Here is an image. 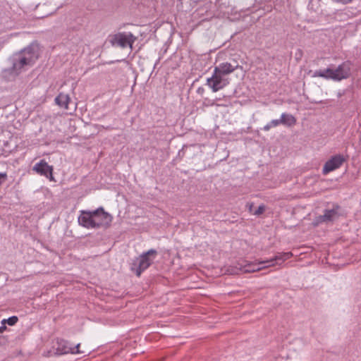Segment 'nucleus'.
Wrapping results in <instances>:
<instances>
[{"instance_id":"1","label":"nucleus","mask_w":361,"mask_h":361,"mask_svg":"<svg viewBox=\"0 0 361 361\" xmlns=\"http://www.w3.org/2000/svg\"><path fill=\"white\" fill-rule=\"evenodd\" d=\"M157 254V252L154 249H151L142 253L133 261L131 265V270L135 271L137 276H140L142 272L151 265Z\"/></svg>"},{"instance_id":"2","label":"nucleus","mask_w":361,"mask_h":361,"mask_svg":"<svg viewBox=\"0 0 361 361\" xmlns=\"http://www.w3.org/2000/svg\"><path fill=\"white\" fill-rule=\"evenodd\" d=\"M137 39L130 32H118L113 35L110 39V42L113 46L119 47L121 48H126L129 47L133 49V44Z\"/></svg>"},{"instance_id":"3","label":"nucleus","mask_w":361,"mask_h":361,"mask_svg":"<svg viewBox=\"0 0 361 361\" xmlns=\"http://www.w3.org/2000/svg\"><path fill=\"white\" fill-rule=\"evenodd\" d=\"M97 211H81L78 216V223L80 226L86 228H101V224L97 221L95 217Z\"/></svg>"},{"instance_id":"4","label":"nucleus","mask_w":361,"mask_h":361,"mask_svg":"<svg viewBox=\"0 0 361 361\" xmlns=\"http://www.w3.org/2000/svg\"><path fill=\"white\" fill-rule=\"evenodd\" d=\"M228 83V78H226L224 75L220 74L218 72H215V70H214L212 77L207 78V85L214 92L223 89Z\"/></svg>"},{"instance_id":"5","label":"nucleus","mask_w":361,"mask_h":361,"mask_svg":"<svg viewBox=\"0 0 361 361\" xmlns=\"http://www.w3.org/2000/svg\"><path fill=\"white\" fill-rule=\"evenodd\" d=\"M79 348V343L72 347L68 341L63 339H57L56 343L53 345L54 353L57 355L68 353H80Z\"/></svg>"},{"instance_id":"6","label":"nucleus","mask_w":361,"mask_h":361,"mask_svg":"<svg viewBox=\"0 0 361 361\" xmlns=\"http://www.w3.org/2000/svg\"><path fill=\"white\" fill-rule=\"evenodd\" d=\"M351 63L346 61L340 64L336 68H332L333 74L331 80L335 81H341L346 79L350 75Z\"/></svg>"},{"instance_id":"7","label":"nucleus","mask_w":361,"mask_h":361,"mask_svg":"<svg viewBox=\"0 0 361 361\" xmlns=\"http://www.w3.org/2000/svg\"><path fill=\"white\" fill-rule=\"evenodd\" d=\"M26 59H29V63L32 66L39 56V47L37 42H32L20 51Z\"/></svg>"},{"instance_id":"8","label":"nucleus","mask_w":361,"mask_h":361,"mask_svg":"<svg viewBox=\"0 0 361 361\" xmlns=\"http://www.w3.org/2000/svg\"><path fill=\"white\" fill-rule=\"evenodd\" d=\"M345 159L341 154L333 156L324 164L322 169V173L326 175L331 171L338 169L344 162Z\"/></svg>"},{"instance_id":"9","label":"nucleus","mask_w":361,"mask_h":361,"mask_svg":"<svg viewBox=\"0 0 361 361\" xmlns=\"http://www.w3.org/2000/svg\"><path fill=\"white\" fill-rule=\"evenodd\" d=\"M26 66H32L29 63V59L24 57L20 52L16 54L13 59L12 71L16 74H19Z\"/></svg>"},{"instance_id":"10","label":"nucleus","mask_w":361,"mask_h":361,"mask_svg":"<svg viewBox=\"0 0 361 361\" xmlns=\"http://www.w3.org/2000/svg\"><path fill=\"white\" fill-rule=\"evenodd\" d=\"M33 171L37 173L53 180V167L49 166L44 160H41L33 166Z\"/></svg>"},{"instance_id":"11","label":"nucleus","mask_w":361,"mask_h":361,"mask_svg":"<svg viewBox=\"0 0 361 361\" xmlns=\"http://www.w3.org/2000/svg\"><path fill=\"white\" fill-rule=\"evenodd\" d=\"M95 211H97V214L95 216L97 221L101 224V227H109L113 219L111 215L106 212L102 207L95 209Z\"/></svg>"},{"instance_id":"12","label":"nucleus","mask_w":361,"mask_h":361,"mask_svg":"<svg viewBox=\"0 0 361 361\" xmlns=\"http://www.w3.org/2000/svg\"><path fill=\"white\" fill-rule=\"evenodd\" d=\"M238 68V65L232 64L231 63H221L218 66H216L214 70L220 74L226 76L233 73Z\"/></svg>"},{"instance_id":"13","label":"nucleus","mask_w":361,"mask_h":361,"mask_svg":"<svg viewBox=\"0 0 361 361\" xmlns=\"http://www.w3.org/2000/svg\"><path fill=\"white\" fill-rule=\"evenodd\" d=\"M341 207L338 205H334L331 209H325L324 212V217L326 223L332 222L338 219L341 216L339 212Z\"/></svg>"},{"instance_id":"14","label":"nucleus","mask_w":361,"mask_h":361,"mask_svg":"<svg viewBox=\"0 0 361 361\" xmlns=\"http://www.w3.org/2000/svg\"><path fill=\"white\" fill-rule=\"evenodd\" d=\"M292 256H293V254L290 252L278 253L277 255H275V257L274 258H271L267 261H262L261 263L270 264V267H271V266L274 265V262H276V264H278L279 261H281L283 262L286 261V259H289L290 257H291Z\"/></svg>"},{"instance_id":"15","label":"nucleus","mask_w":361,"mask_h":361,"mask_svg":"<svg viewBox=\"0 0 361 361\" xmlns=\"http://www.w3.org/2000/svg\"><path fill=\"white\" fill-rule=\"evenodd\" d=\"M262 262H259L257 264L255 263H249L244 267L245 272H255L262 269L269 267L270 264H262Z\"/></svg>"},{"instance_id":"16","label":"nucleus","mask_w":361,"mask_h":361,"mask_svg":"<svg viewBox=\"0 0 361 361\" xmlns=\"http://www.w3.org/2000/svg\"><path fill=\"white\" fill-rule=\"evenodd\" d=\"M70 102V97L68 94L60 93L56 98L55 102L57 105L68 109V105Z\"/></svg>"},{"instance_id":"17","label":"nucleus","mask_w":361,"mask_h":361,"mask_svg":"<svg viewBox=\"0 0 361 361\" xmlns=\"http://www.w3.org/2000/svg\"><path fill=\"white\" fill-rule=\"evenodd\" d=\"M333 74L332 68H327L324 70H317L314 72L312 77H320L326 80H331Z\"/></svg>"},{"instance_id":"18","label":"nucleus","mask_w":361,"mask_h":361,"mask_svg":"<svg viewBox=\"0 0 361 361\" xmlns=\"http://www.w3.org/2000/svg\"><path fill=\"white\" fill-rule=\"evenodd\" d=\"M280 122L284 126L290 127L295 124L296 119L293 115L283 113L281 114Z\"/></svg>"},{"instance_id":"19","label":"nucleus","mask_w":361,"mask_h":361,"mask_svg":"<svg viewBox=\"0 0 361 361\" xmlns=\"http://www.w3.org/2000/svg\"><path fill=\"white\" fill-rule=\"evenodd\" d=\"M18 318L16 316L10 317L7 319H3L2 324H8L10 326H13L17 323Z\"/></svg>"},{"instance_id":"20","label":"nucleus","mask_w":361,"mask_h":361,"mask_svg":"<svg viewBox=\"0 0 361 361\" xmlns=\"http://www.w3.org/2000/svg\"><path fill=\"white\" fill-rule=\"evenodd\" d=\"M322 223H326L325 218L324 217V214L317 216L314 219V221L312 224L314 226H317Z\"/></svg>"},{"instance_id":"21","label":"nucleus","mask_w":361,"mask_h":361,"mask_svg":"<svg viewBox=\"0 0 361 361\" xmlns=\"http://www.w3.org/2000/svg\"><path fill=\"white\" fill-rule=\"evenodd\" d=\"M265 210V207L264 205H259L258 208L255 211L254 214L259 216L262 214Z\"/></svg>"},{"instance_id":"22","label":"nucleus","mask_w":361,"mask_h":361,"mask_svg":"<svg viewBox=\"0 0 361 361\" xmlns=\"http://www.w3.org/2000/svg\"><path fill=\"white\" fill-rule=\"evenodd\" d=\"M269 123L271 128H273L278 126L279 124H281V122H280V119H275L272 120L271 122H269Z\"/></svg>"},{"instance_id":"23","label":"nucleus","mask_w":361,"mask_h":361,"mask_svg":"<svg viewBox=\"0 0 361 361\" xmlns=\"http://www.w3.org/2000/svg\"><path fill=\"white\" fill-rule=\"evenodd\" d=\"M7 174L6 173H0V185L6 180Z\"/></svg>"},{"instance_id":"24","label":"nucleus","mask_w":361,"mask_h":361,"mask_svg":"<svg viewBox=\"0 0 361 361\" xmlns=\"http://www.w3.org/2000/svg\"><path fill=\"white\" fill-rule=\"evenodd\" d=\"M271 128V126H270V123H267L266 126H264L263 130L265 131H268Z\"/></svg>"},{"instance_id":"25","label":"nucleus","mask_w":361,"mask_h":361,"mask_svg":"<svg viewBox=\"0 0 361 361\" xmlns=\"http://www.w3.org/2000/svg\"><path fill=\"white\" fill-rule=\"evenodd\" d=\"M334 1L336 2L342 3V4H348V3L350 2L352 0H334Z\"/></svg>"},{"instance_id":"26","label":"nucleus","mask_w":361,"mask_h":361,"mask_svg":"<svg viewBox=\"0 0 361 361\" xmlns=\"http://www.w3.org/2000/svg\"><path fill=\"white\" fill-rule=\"evenodd\" d=\"M204 91V88H203V87H199V88L197 89V93H198V94H203Z\"/></svg>"},{"instance_id":"27","label":"nucleus","mask_w":361,"mask_h":361,"mask_svg":"<svg viewBox=\"0 0 361 361\" xmlns=\"http://www.w3.org/2000/svg\"><path fill=\"white\" fill-rule=\"evenodd\" d=\"M6 329V326L5 324H3L1 326H0V334L3 333L4 330Z\"/></svg>"}]
</instances>
